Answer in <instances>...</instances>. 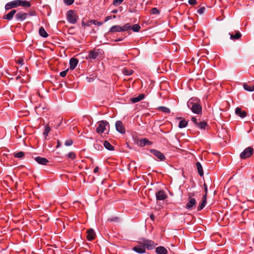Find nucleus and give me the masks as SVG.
Instances as JSON below:
<instances>
[{"label":"nucleus","mask_w":254,"mask_h":254,"mask_svg":"<svg viewBox=\"0 0 254 254\" xmlns=\"http://www.w3.org/2000/svg\"><path fill=\"white\" fill-rule=\"evenodd\" d=\"M188 107L191 111H201L202 108L199 100L196 98H190L187 103Z\"/></svg>","instance_id":"f257e3e1"},{"label":"nucleus","mask_w":254,"mask_h":254,"mask_svg":"<svg viewBox=\"0 0 254 254\" xmlns=\"http://www.w3.org/2000/svg\"><path fill=\"white\" fill-rule=\"evenodd\" d=\"M66 17L67 21L71 24H75L77 21V16L72 10L67 11Z\"/></svg>","instance_id":"f03ea898"},{"label":"nucleus","mask_w":254,"mask_h":254,"mask_svg":"<svg viewBox=\"0 0 254 254\" xmlns=\"http://www.w3.org/2000/svg\"><path fill=\"white\" fill-rule=\"evenodd\" d=\"M254 149L252 147L246 148L241 154L240 157L242 159H246L250 157L253 153Z\"/></svg>","instance_id":"7ed1b4c3"},{"label":"nucleus","mask_w":254,"mask_h":254,"mask_svg":"<svg viewBox=\"0 0 254 254\" xmlns=\"http://www.w3.org/2000/svg\"><path fill=\"white\" fill-rule=\"evenodd\" d=\"M139 244H142L144 246V248H146L148 250H152L155 247L154 242L149 240L143 239Z\"/></svg>","instance_id":"20e7f679"},{"label":"nucleus","mask_w":254,"mask_h":254,"mask_svg":"<svg viewBox=\"0 0 254 254\" xmlns=\"http://www.w3.org/2000/svg\"><path fill=\"white\" fill-rule=\"evenodd\" d=\"M196 201L194 198L188 197V201L186 205V208L188 210H192L195 208Z\"/></svg>","instance_id":"39448f33"},{"label":"nucleus","mask_w":254,"mask_h":254,"mask_svg":"<svg viewBox=\"0 0 254 254\" xmlns=\"http://www.w3.org/2000/svg\"><path fill=\"white\" fill-rule=\"evenodd\" d=\"M99 125L96 128V131L99 133H102L104 132L106 129V126L109 125V123L107 121H101L98 122Z\"/></svg>","instance_id":"423d86ee"},{"label":"nucleus","mask_w":254,"mask_h":254,"mask_svg":"<svg viewBox=\"0 0 254 254\" xmlns=\"http://www.w3.org/2000/svg\"><path fill=\"white\" fill-rule=\"evenodd\" d=\"M18 6H19L18 0H15L7 3L5 5V9L7 10Z\"/></svg>","instance_id":"0eeeda50"},{"label":"nucleus","mask_w":254,"mask_h":254,"mask_svg":"<svg viewBox=\"0 0 254 254\" xmlns=\"http://www.w3.org/2000/svg\"><path fill=\"white\" fill-rule=\"evenodd\" d=\"M100 53L101 51L100 49H97V50L95 51H90L86 59L94 60L97 58Z\"/></svg>","instance_id":"6e6552de"},{"label":"nucleus","mask_w":254,"mask_h":254,"mask_svg":"<svg viewBox=\"0 0 254 254\" xmlns=\"http://www.w3.org/2000/svg\"><path fill=\"white\" fill-rule=\"evenodd\" d=\"M150 152L151 154L154 155L158 159H159L160 161H163L165 159V157L163 153L156 149H150Z\"/></svg>","instance_id":"1a4fd4ad"},{"label":"nucleus","mask_w":254,"mask_h":254,"mask_svg":"<svg viewBox=\"0 0 254 254\" xmlns=\"http://www.w3.org/2000/svg\"><path fill=\"white\" fill-rule=\"evenodd\" d=\"M155 195L157 200H165L167 197V195L163 190H159L156 192Z\"/></svg>","instance_id":"9d476101"},{"label":"nucleus","mask_w":254,"mask_h":254,"mask_svg":"<svg viewBox=\"0 0 254 254\" xmlns=\"http://www.w3.org/2000/svg\"><path fill=\"white\" fill-rule=\"evenodd\" d=\"M115 126L118 132L122 134L125 132V128L123 126V123L121 121H117L115 124Z\"/></svg>","instance_id":"9b49d317"},{"label":"nucleus","mask_w":254,"mask_h":254,"mask_svg":"<svg viewBox=\"0 0 254 254\" xmlns=\"http://www.w3.org/2000/svg\"><path fill=\"white\" fill-rule=\"evenodd\" d=\"M86 238L87 240L91 241L95 238L96 234L93 229H89L87 231Z\"/></svg>","instance_id":"f8f14e48"},{"label":"nucleus","mask_w":254,"mask_h":254,"mask_svg":"<svg viewBox=\"0 0 254 254\" xmlns=\"http://www.w3.org/2000/svg\"><path fill=\"white\" fill-rule=\"evenodd\" d=\"M140 246H136L133 247L132 250L138 254H143L145 253L144 246L142 244H140Z\"/></svg>","instance_id":"ddd939ff"},{"label":"nucleus","mask_w":254,"mask_h":254,"mask_svg":"<svg viewBox=\"0 0 254 254\" xmlns=\"http://www.w3.org/2000/svg\"><path fill=\"white\" fill-rule=\"evenodd\" d=\"M28 14L22 12H18L15 15V18L17 21H23L27 17Z\"/></svg>","instance_id":"4468645a"},{"label":"nucleus","mask_w":254,"mask_h":254,"mask_svg":"<svg viewBox=\"0 0 254 254\" xmlns=\"http://www.w3.org/2000/svg\"><path fill=\"white\" fill-rule=\"evenodd\" d=\"M35 160L39 164L46 165L49 162V160L44 157L40 156L36 157L35 158Z\"/></svg>","instance_id":"2eb2a0df"},{"label":"nucleus","mask_w":254,"mask_h":254,"mask_svg":"<svg viewBox=\"0 0 254 254\" xmlns=\"http://www.w3.org/2000/svg\"><path fill=\"white\" fill-rule=\"evenodd\" d=\"M229 35H230V39L232 40H238L242 36L241 33L238 31H236L234 35L232 33H229Z\"/></svg>","instance_id":"dca6fc26"},{"label":"nucleus","mask_w":254,"mask_h":254,"mask_svg":"<svg viewBox=\"0 0 254 254\" xmlns=\"http://www.w3.org/2000/svg\"><path fill=\"white\" fill-rule=\"evenodd\" d=\"M78 61L77 59L72 58L69 61L70 69H74L78 64Z\"/></svg>","instance_id":"f3484780"},{"label":"nucleus","mask_w":254,"mask_h":254,"mask_svg":"<svg viewBox=\"0 0 254 254\" xmlns=\"http://www.w3.org/2000/svg\"><path fill=\"white\" fill-rule=\"evenodd\" d=\"M109 32H123V30L122 26H120V25H114L110 28Z\"/></svg>","instance_id":"a211bd4d"},{"label":"nucleus","mask_w":254,"mask_h":254,"mask_svg":"<svg viewBox=\"0 0 254 254\" xmlns=\"http://www.w3.org/2000/svg\"><path fill=\"white\" fill-rule=\"evenodd\" d=\"M144 97L145 95L144 94H141L137 97L131 98L130 101L132 103H135L143 100L144 98Z\"/></svg>","instance_id":"6ab92c4d"},{"label":"nucleus","mask_w":254,"mask_h":254,"mask_svg":"<svg viewBox=\"0 0 254 254\" xmlns=\"http://www.w3.org/2000/svg\"><path fill=\"white\" fill-rule=\"evenodd\" d=\"M16 12V10H12L9 13H8L7 14L3 16V19H7L8 20H11L13 17V15L15 14Z\"/></svg>","instance_id":"aec40b11"},{"label":"nucleus","mask_w":254,"mask_h":254,"mask_svg":"<svg viewBox=\"0 0 254 254\" xmlns=\"http://www.w3.org/2000/svg\"><path fill=\"white\" fill-rule=\"evenodd\" d=\"M19 6L24 7H29L31 6V3L29 1L26 0H18Z\"/></svg>","instance_id":"412c9836"},{"label":"nucleus","mask_w":254,"mask_h":254,"mask_svg":"<svg viewBox=\"0 0 254 254\" xmlns=\"http://www.w3.org/2000/svg\"><path fill=\"white\" fill-rule=\"evenodd\" d=\"M156 252L158 254H167V249L162 246H159L156 248Z\"/></svg>","instance_id":"4be33fe9"},{"label":"nucleus","mask_w":254,"mask_h":254,"mask_svg":"<svg viewBox=\"0 0 254 254\" xmlns=\"http://www.w3.org/2000/svg\"><path fill=\"white\" fill-rule=\"evenodd\" d=\"M196 166L197 167V171L199 175L202 177L203 175V171L202 169V167L200 162H197L196 163Z\"/></svg>","instance_id":"5701e85b"},{"label":"nucleus","mask_w":254,"mask_h":254,"mask_svg":"<svg viewBox=\"0 0 254 254\" xmlns=\"http://www.w3.org/2000/svg\"><path fill=\"white\" fill-rule=\"evenodd\" d=\"M103 145L104 147L109 150L112 151L114 150V147L113 145H112L109 141L107 140L104 142Z\"/></svg>","instance_id":"b1692460"},{"label":"nucleus","mask_w":254,"mask_h":254,"mask_svg":"<svg viewBox=\"0 0 254 254\" xmlns=\"http://www.w3.org/2000/svg\"><path fill=\"white\" fill-rule=\"evenodd\" d=\"M39 33L40 35L43 37L46 38L48 36V33L45 31L44 28L42 27H40L39 30Z\"/></svg>","instance_id":"393cba45"},{"label":"nucleus","mask_w":254,"mask_h":254,"mask_svg":"<svg viewBox=\"0 0 254 254\" xmlns=\"http://www.w3.org/2000/svg\"><path fill=\"white\" fill-rule=\"evenodd\" d=\"M197 126L200 128L203 129H204L206 127L208 126L207 122H200L199 123H197Z\"/></svg>","instance_id":"a878e982"},{"label":"nucleus","mask_w":254,"mask_h":254,"mask_svg":"<svg viewBox=\"0 0 254 254\" xmlns=\"http://www.w3.org/2000/svg\"><path fill=\"white\" fill-rule=\"evenodd\" d=\"M147 142H148V140L147 138H143V139H140L138 141V144L140 146L142 147V146H144L146 145H147Z\"/></svg>","instance_id":"bb28decb"},{"label":"nucleus","mask_w":254,"mask_h":254,"mask_svg":"<svg viewBox=\"0 0 254 254\" xmlns=\"http://www.w3.org/2000/svg\"><path fill=\"white\" fill-rule=\"evenodd\" d=\"M51 131V128L48 126V125H47L45 126V129L43 132V135L45 136V138L46 139L47 136L48 135L49 133Z\"/></svg>","instance_id":"cd10ccee"},{"label":"nucleus","mask_w":254,"mask_h":254,"mask_svg":"<svg viewBox=\"0 0 254 254\" xmlns=\"http://www.w3.org/2000/svg\"><path fill=\"white\" fill-rule=\"evenodd\" d=\"M206 200H202L201 202L199 203L198 206L197 208V211H200L202 210L206 205Z\"/></svg>","instance_id":"c85d7f7f"},{"label":"nucleus","mask_w":254,"mask_h":254,"mask_svg":"<svg viewBox=\"0 0 254 254\" xmlns=\"http://www.w3.org/2000/svg\"><path fill=\"white\" fill-rule=\"evenodd\" d=\"M245 90L248 91H254V85L250 86L246 83H245L243 85Z\"/></svg>","instance_id":"c756f323"},{"label":"nucleus","mask_w":254,"mask_h":254,"mask_svg":"<svg viewBox=\"0 0 254 254\" xmlns=\"http://www.w3.org/2000/svg\"><path fill=\"white\" fill-rule=\"evenodd\" d=\"M188 124V122L185 120H182L179 124V127L181 128L185 127Z\"/></svg>","instance_id":"7c9ffc66"},{"label":"nucleus","mask_w":254,"mask_h":254,"mask_svg":"<svg viewBox=\"0 0 254 254\" xmlns=\"http://www.w3.org/2000/svg\"><path fill=\"white\" fill-rule=\"evenodd\" d=\"M140 29V26L137 24H134L132 26H131V29L134 32H138Z\"/></svg>","instance_id":"2f4dec72"},{"label":"nucleus","mask_w":254,"mask_h":254,"mask_svg":"<svg viewBox=\"0 0 254 254\" xmlns=\"http://www.w3.org/2000/svg\"><path fill=\"white\" fill-rule=\"evenodd\" d=\"M13 155L15 157L21 158L24 156L25 154L23 152L20 151L17 153H14Z\"/></svg>","instance_id":"473e14b6"},{"label":"nucleus","mask_w":254,"mask_h":254,"mask_svg":"<svg viewBox=\"0 0 254 254\" xmlns=\"http://www.w3.org/2000/svg\"><path fill=\"white\" fill-rule=\"evenodd\" d=\"M156 110H160L161 111H163V112H165V111H170V109L167 108V107H163V106H159V107H158L156 109Z\"/></svg>","instance_id":"72a5a7b5"},{"label":"nucleus","mask_w":254,"mask_h":254,"mask_svg":"<svg viewBox=\"0 0 254 254\" xmlns=\"http://www.w3.org/2000/svg\"><path fill=\"white\" fill-rule=\"evenodd\" d=\"M235 114L240 117L241 118H243L247 116V112H235Z\"/></svg>","instance_id":"f704fd0d"},{"label":"nucleus","mask_w":254,"mask_h":254,"mask_svg":"<svg viewBox=\"0 0 254 254\" xmlns=\"http://www.w3.org/2000/svg\"><path fill=\"white\" fill-rule=\"evenodd\" d=\"M122 29L123 30V31H126L129 29H130L131 26L129 25V24L127 23L125 24L123 27H122Z\"/></svg>","instance_id":"c9c22d12"},{"label":"nucleus","mask_w":254,"mask_h":254,"mask_svg":"<svg viewBox=\"0 0 254 254\" xmlns=\"http://www.w3.org/2000/svg\"><path fill=\"white\" fill-rule=\"evenodd\" d=\"M124 1V0H114L113 2V5H116V6H118L123 1Z\"/></svg>","instance_id":"e433bc0d"},{"label":"nucleus","mask_w":254,"mask_h":254,"mask_svg":"<svg viewBox=\"0 0 254 254\" xmlns=\"http://www.w3.org/2000/svg\"><path fill=\"white\" fill-rule=\"evenodd\" d=\"M108 220L112 222H119L120 221V219L117 217H115L109 218Z\"/></svg>","instance_id":"4c0bfd02"},{"label":"nucleus","mask_w":254,"mask_h":254,"mask_svg":"<svg viewBox=\"0 0 254 254\" xmlns=\"http://www.w3.org/2000/svg\"><path fill=\"white\" fill-rule=\"evenodd\" d=\"M205 10V8L204 7H201L199 9L197 10V13L200 14H202Z\"/></svg>","instance_id":"58836bf2"},{"label":"nucleus","mask_w":254,"mask_h":254,"mask_svg":"<svg viewBox=\"0 0 254 254\" xmlns=\"http://www.w3.org/2000/svg\"><path fill=\"white\" fill-rule=\"evenodd\" d=\"M151 13L153 14H158L159 11L157 8L154 7L151 9Z\"/></svg>","instance_id":"ea45409f"},{"label":"nucleus","mask_w":254,"mask_h":254,"mask_svg":"<svg viewBox=\"0 0 254 254\" xmlns=\"http://www.w3.org/2000/svg\"><path fill=\"white\" fill-rule=\"evenodd\" d=\"M73 143V141L71 139H68L65 141L64 144L66 146H70Z\"/></svg>","instance_id":"a19ab883"},{"label":"nucleus","mask_w":254,"mask_h":254,"mask_svg":"<svg viewBox=\"0 0 254 254\" xmlns=\"http://www.w3.org/2000/svg\"><path fill=\"white\" fill-rule=\"evenodd\" d=\"M94 147L98 150H100V148L102 149L103 147L101 145L99 144L97 142L94 144Z\"/></svg>","instance_id":"79ce46f5"},{"label":"nucleus","mask_w":254,"mask_h":254,"mask_svg":"<svg viewBox=\"0 0 254 254\" xmlns=\"http://www.w3.org/2000/svg\"><path fill=\"white\" fill-rule=\"evenodd\" d=\"M67 156L69 158H71V159H74L76 157L75 153L73 152H69Z\"/></svg>","instance_id":"37998d69"},{"label":"nucleus","mask_w":254,"mask_h":254,"mask_svg":"<svg viewBox=\"0 0 254 254\" xmlns=\"http://www.w3.org/2000/svg\"><path fill=\"white\" fill-rule=\"evenodd\" d=\"M68 69H66L65 70H64V71H63L62 72H60V75L61 76L63 77H64L66 76V74H67V72L68 71Z\"/></svg>","instance_id":"c03bdc74"},{"label":"nucleus","mask_w":254,"mask_h":254,"mask_svg":"<svg viewBox=\"0 0 254 254\" xmlns=\"http://www.w3.org/2000/svg\"><path fill=\"white\" fill-rule=\"evenodd\" d=\"M64 1L65 4L68 5L72 4L74 2V0H64Z\"/></svg>","instance_id":"a18cd8bd"},{"label":"nucleus","mask_w":254,"mask_h":254,"mask_svg":"<svg viewBox=\"0 0 254 254\" xmlns=\"http://www.w3.org/2000/svg\"><path fill=\"white\" fill-rule=\"evenodd\" d=\"M188 2L190 5H195L197 3V1L195 0H189Z\"/></svg>","instance_id":"49530a36"},{"label":"nucleus","mask_w":254,"mask_h":254,"mask_svg":"<svg viewBox=\"0 0 254 254\" xmlns=\"http://www.w3.org/2000/svg\"><path fill=\"white\" fill-rule=\"evenodd\" d=\"M191 121L196 125H197L198 122L197 121V119L195 117H192L191 118Z\"/></svg>","instance_id":"de8ad7c7"},{"label":"nucleus","mask_w":254,"mask_h":254,"mask_svg":"<svg viewBox=\"0 0 254 254\" xmlns=\"http://www.w3.org/2000/svg\"><path fill=\"white\" fill-rule=\"evenodd\" d=\"M18 63L21 65H23L24 64V61L22 59H18Z\"/></svg>","instance_id":"09e8293b"},{"label":"nucleus","mask_w":254,"mask_h":254,"mask_svg":"<svg viewBox=\"0 0 254 254\" xmlns=\"http://www.w3.org/2000/svg\"><path fill=\"white\" fill-rule=\"evenodd\" d=\"M38 109L39 110H41V109H43V110H45V109H46L47 108L45 106H42V105H40L38 108Z\"/></svg>","instance_id":"8fccbe9b"},{"label":"nucleus","mask_w":254,"mask_h":254,"mask_svg":"<svg viewBox=\"0 0 254 254\" xmlns=\"http://www.w3.org/2000/svg\"><path fill=\"white\" fill-rule=\"evenodd\" d=\"M195 195V194L194 192L193 193H189L188 194L189 197H191L192 198L193 196Z\"/></svg>","instance_id":"3c124183"},{"label":"nucleus","mask_w":254,"mask_h":254,"mask_svg":"<svg viewBox=\"0 0 254 254\" xmlns=\"http://www.w3.org/2000/svg\"><path fill=\"white\" fill-rule=\"evenodd\" d=\"M203 186L204 187L205 192L206 193H207V185H206V184L205 183H204Z\"/></svg>","instance_id":"603ef678"},{"label":"nucleus","mask_w":254,"mask_h":254,"mask_svg":"<svg viewBox=\"0 0 254 254\" xmlns=\"http://www.w3.org/2000/svg\"><path fill=\"white\" fill-rule=\"evenodd\" d=\"M94 24L95 25H97L98 26H101L102 24V23L101 22H97V21H94Z\"/></svg>","instance_id":"864d4df0"},{"label":"nucleus","mask_w":254,"mask_h":254,"mask_svg":"<svg viewBox=\"0 0 254 254\" xmlns=\"http://www.w3.org/2000/svg\"><path fill=\"white\" fill-rule=\"evenodd\" d=\"M99 167L98 166L96 167L94 169V173H96L98 172Z\"/></svg>","instance_id":"5fc2aeb1"},{"label":"nucleus","mask_w":254,"mask_h":254,"mask_svg":"<svg viewBox=\"0 0 254 254\" xmlns=\"http://www.w3.org/2000/svg\"><path fill=\"white\" fill-rule=\"evenodd\" d=\"M207 199V193H205L204 195H203L202 197V200H206Z\"/></svg>","instance_id":"6e6d98bb"},{"label":"nucleus","mask_w":254,"mask_h":254,"mask_svg":"<svg viewBox=\"0 0 254 254\" xmlns=\"http://www.w3.org/2000/svg\"><path fill=\"white\" fill-rule=\"evenodd\" d=\"M111 18V16H108L107 17H106V19H105V21H107L108 20H109V19H110Z\"/></svg>","instance_id":"4d7b16f0"},{"label":"nucleus","mask_w":254,"mask_h":254,"mask_svg":"<svg viewBox=\"0 0 254 254\" xmlns=\"http://www.w3.org/2000/svg\"><path fill=\"white\" fill-rule=\"evenodd\" d=\"M150 217L152 220H154L155 216L153 214H151L150 216Z\"/></svg>","instance_id":"13d9d810"},{"label":"nucleus","mask_w":254,"mask_h":254,"mask_svg":"<svg viewBox=\"0 0 254 254\" xmlns=\"http://www.w3.org/2000/svg\"><path fill=\"white\" fill-rule=\"evenodd\" d=\"M235 111H241V108H239V107H237L236 109H235Z\"/></svg>","instance_id":"bf43d9fd"},{"label":"nucleus","mask_w":254,"mask_h":254,"mask_svg":"<svg viewBox=\"0 0 254 254\" xmlns=\"http://www.w3.org/2000/svg\"><path fill=\"white\" fill-rule=\"evenodd\" d=\"M60 146V142L59 140H58L57 141V147H59Z\"/></svg>","instance_id":"052dcab7"},{"label":"nucleus","mask_w":254,"mask_h":254,"mask_svg":"<svg viewBox=\"0 0 254 254\" xmlns=\"http://www.w3.org/2000/svg\"><path fill=\"white\" fill-rule=\"evenodd\" d=\"M152 144V142L148 140V142H147V145H151Z\"/></svg>","instance_id":"680f3d73"},{"label":"nucleus","mask_w":254,"mask_h":254,"mask_svg":"<svg viewBox=\"0 0 254 254\" xmlns=\"http://www.w3.org/2000/svg\"><path fill=\"white\" fill-rule=\"evenodd\" d=\"M219 117H220L224 118V116L222 114H220Z\"/></svg>","instance_id":"e2e57ef3"},{"label":"nucleus","mask_w":254,"mask_h":254,"mask_svg":"<svg viewBox=\"0 0 254 254\" xmlns=\"http://www.w3.org/2000/svg\"><path fill=\"white\" fill-rule=\"evenodd\" d=\"M117 12V10H115L112 11V12H113V13H116Z\"/></svg>","instance_id":"0e129e2a"},{"label":"nucleus","mask_w":254,"mask_h":254,"mask_svg":"<svg viewBox=\"0 0 254 254\" xmlns=\"http://www.w3.org/2000/svg\"><path fill=\"white\" fill-rule=\"evenodd\" d=\"M121 40H122L121 39H118V40H116L115 41H121Z\"/></svg>","instance_id":"69168bd1"},{"label":"nucleus","mask_w":254,"mask_h":254,"mask_svg":"<svg viewBox=\"0 0 254 254\" xmlns=\"http://www.w3.org/2000/svg\"><path fill=\"white\" fill-rule=\"evenodd\" d=\"M195 113H199L200 112H195Z\"/></svg>","instance_id":"338daca9"},{"label":"nucleus","mask_w":254,"mask_h":254,"mask_svg":"<svg viewBox=\"0 0 254 254\" xmlns=\"http://www.w3.org/2000/svg\"><path fill=\"white\" fill-rule=\"evenodd\" d=\"M114 18H115L116 17V16L115 15H114L113 16Z\"/></svg>","instance_id":"774afa93"}]
</instances>
